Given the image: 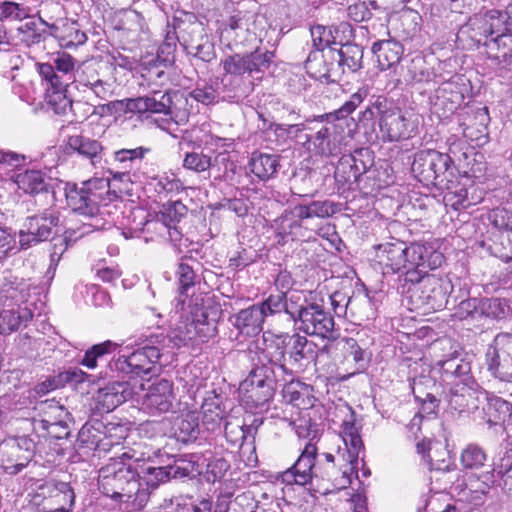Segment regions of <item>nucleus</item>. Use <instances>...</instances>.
<instances>
[{
  "instance_id": "6e6d98bb",
  "label": "nucleus",
  "mask_w": 512,
  "mask_h": 512,
  "mask_svg": "<svg viewBox=\"0 0 512 512\" xmlns=\"http://www.w3.org/2000/svg\"><path fill=\"white\" fill-rule=\"evenodd\" d=\"M40 20L50 28L51 33L56 34V36L61 39V45L65 48L77 47L84 44L87 40L86 34L82 32L75 23H72L70 27H67L63 32L59 33V28L55 23L49 24L43 21L42 18H40Z\"/></svg>"
},
{
  "instance_id": "393cba45",
  "label": "nucleus",
  "mask_w": 512,
  "mask_h": 512,
  "mask_svg": "<svg viewBox=\"0 0 512 512\" xmlns=\"http://www.w3.org/2000/svg\"><path fill=\"white\" fill-rule=\"evenodd\" d=\"M38 409L48 416L40 420V425L51 438L60 440L69 436V427L62 419L67 414L63 406L55 400H46L39 404Z\"/></svg>"
},
{
  "instance_id": "f704fd0d",
  "label": "nucleus",
  "mask_w": 512,
  "mask_h": 512,
  "mask_svg": "<svg viewBox=\"0 0 512 512\" xmlns=\"http://www.w3.org/2000/svg\"><path fill=\"white\" fill-rule=\"evenodd\" d=\"M11 179L26 194L34 195L47 191L48 182L45 174L40 170L15 171Z\"/></svg>"
},
{
  "instance_id": "603ef678",
  "label": "nucleus",
  "mask_w": 512,
  "mask_h": 512,
  "mask_svg": "<svg viewBox=\"0 0 512 512\" xmlns=\"http://www.w3.org/2000/svg\"><path fill=\"white\" fill-rule=\"evenodd\" d=\"M480 318L485 317L492 320L506 318L511 308L506 299L502 298H481Z\"/></svg>"
},
{
  "instance_id": "2eb2a0df",
  "label": "nucleus",
  "mask_w": 512,
  "mask_h": 512,
  "mask_svg": "<svg viewBox=\"0 0 512 512\" xmlns=\"http://www.w3.org/2000/svg\"><path fill=\"white\" fill-rule=\"evenodd\" d=\"M387 101L377 100L375 107L378 109L379 126L383 136L389 141H399L411 137L416 126L406 117V114L393 105L387 107Z\"/></svg>"
},
{
  "instance_id": "412c9836",
  "label": "nucleus",
  "mask_w": 512,
  "mask_h": 512,
  "mask_svg": "<svg viewBox=\"0 0 512 512\" xmlns=\"http://www.w3.org/2000/svg\"><path fill=\"white\" fill-rule=\"evenodd\" d=\"M486 395L480 385L453 384L448 395V409L452 414L459 416L470 414L479 407L480 397Z\"/></svg>"
},
{
  "instance_id": "69168bd1",
  "label": "nucleus",
  "mask_w": 512,
  "mask_h": 512,
  "mask_svg": "<svg viewBox=\"0 0 512 512\" xmlns=\"http://www.w3.org/2000/svg\"><path fill=\"white\" fill-rule=\"evenodd\" d=\"M178 38L173 33L164 31L163 43L157 50V61L159 64H175Z\"/></svg>"
},
{
  "instance_id": "c9c22d12",
  "label": "nucleus",
  "mask_w": 512,
  "mask_h": 512,
  "mask_svg": "<svg viewBox=\"0 0 512 512\" xmlns=\"http://www.w3.org/2000/svg\"><path fill=\"white\" fill-rule=\"evenodd\" d=\"M287 355L293 365L301 366L303 360L312 359L316 345L299 333H286Z\"/></svg>"
},
{
  "instance_id": "c85d7f7f",
  "label": "nucleus",
  "mask_w": 512,
  "mask_h": 512,
  "mask_svg": "<svg viewBox=\"0 0 512 512\" xmlns=\"http://www.w3.org/2000/svg\"><path fill=\"white\" fill-rule=\"evenodd\" d=\"M341 437L346 446V460L351 465V470L357 472L360 454L364 453V445L360 436V428L356 425L354 413L349 419H345L341 425Z\"/></svg>"
},
{
  "instance_id": "de8ad7c7",
  "label": "nucleus",
  "mask_w": 512,
  "mask_h": 512,
  "mask_svg": "<svg viewBox=\"0 0 512 512\" xmlns=\"http://www.w3.org/2000/svg\"><path fill=\"white\" fill-rule=\"evenodd\" d=\"M350 314L357 321L374 319L377 314L376 302L367 293L354 296L350 303Z\"/></svg>"
},
{
  "instance_id": "4be33fe9",
  "label": "nucleus",
  "mask_w": 512,
  "mask_h": 512,
  "mask_svg": "<svg viewBox=\"0 0 512 512\" xmlns=\"http://www.w3.org/2000/svg\"><path fill=\"white\" fill-rule=\"evenodd\" d=\"M125 112L145 115L149 118L152 114H171L172 98L168 92H153L137 98L125 99Z\"/></svg>"
},
{
  "instance_id": "bb28decb",
  "label": "nucleus",
  "mask_w": 512,
  "mask_h": 512,
  "mask_svg": "<svg viewBox=\"0 0 512 512\" xmlns=\"http://www.w3.org/2000/svg\"><path fill=\"white\" fill-rule=\"evenodd\" d=\"M305 220L298 204L290 209H286L274 220L276 235L280 238L278 243L284 244L288 239L294 241L303 237Z\"/></svg>"
},
{
  "instance_id": "5fc2aeb1",
  "label": "nucleus",
  "mask_w": 512,
  "mask_h": 512,
  "mask_svg": "<svg viewBox=\"0 0 512 512\" xmlns=\"http://www.w3.org/2000/svg\"><path fill=\"white\" fill-rule=\"evenodd\" d=\"M490 477L493 483L497 482L508 495L512 496V457L509 455L502 457L500 462L495 464Z\"/></svg>"
},
{
  "instance_id": "f3484780",
  "label": "nucleus",
  "mask_w": 512,
  "mask_h": 512,
  "mask_svg": "<svg viewBox=\"0 0 512 512\" xmlns=\"http://www.w3.org/2000/svg\"><path fill=\"white\" fill-rule=\"evenodd\" d=\"M408 256V270L404 281H416L421 276H430L429 271L441 267L445 260L440 251L417 242L409 244Z\"/></svg>"
},
{
  "instance_id": "4d7b16f0",
  "label": "nucleus",
  "mask_w": 512,
  "mask_h": 512,
  "mask_svg": "<svg viewBox=\"0 0 512 512\" xmlns=\"http://www.w3.org/2000/svg\"><path fill=\"white\" fill-rule=\"evenodd\" d=\"M441 68V66H437V68L434 66H409L408 74L410 80L417 83H442L450 81L451 76L446 77L438 72Z\"/></svg>"
},
{
  "instance_id": "f8f14e48",
  "label": "nucleus",
  "mask_w": 512,
  "mask_h": 512,
  "mask_svg": "<svg viewBox=\"0 0 512 512\" xmlns=\"http://www.w3.org/2000/svg\"><path fill=\"white\" fill-rule=\"evenodd\" d=\"M485 363L490 374L505 382H512V333L495 336L485 353Z\"/></svg>"
},
{
  "instance_id": "7c9ffc66",
  "label": "nucleus",
  "mask_w": 512,
  "mask_h": 512,
  "mask_svg": "<svg viewBox=\"0 0 512 512\" xmlns=\"http://www.w3.org/2000/svg\"><path fill=\"white\" fill-rule=\"evenodd\" d=\"M301 295L293 293L290 296L286 295V292H279L277 294H271L262 303L258 304L264 312V318L268 315H274L277 313H286L291 320L295 316L296 309L299 307Z\"/></svg>"
},
{
  "instance_id": "9d476101",
  "label": "nucleus",
  "mask_w": 512,
  "mask_h": 512,
  "mask_svg": "<svg viewBox=\"0 0 512 512\" xmlns=\"http://www.w3.org/2000/svg\"><path fill=\"white\" fill-rule=\"evenodd\" d=\"M409 283L407 293L415 309L440 310L447 303V291L443 287V281L436 275L421 276L416 281H404Z\"/></svg>"
},
{
  "instance_id": "b1692460",
  "label": "nucleus",
  "mask_w": 512,
  "mask_h": 512,
  "mask_svg": "<svg viewBox=\"0 0 512 512\" xmlns=\"http://www.w3.org/2000/svg\"><path fill=\"white\" fill-rule=\"evenodd\" d=\"M134 390L127 381H114L99 388L94 400L99 413L113 411L119 405L132 398Z\"/></svg>"
},
{
  "instance_id": "5701e85b",
  "label": "nucleus",
  "mask_w": 512,
  "mask_h": 512,
  "mask_svg": "<svg viewBox=\"0 0 512 512\" xmlns=\"http://www.w3.org/2000/svg\"><path fill=\"white\" fill-rule=\"evenodd\" d=\"M265 348L258 355V364L265 365L276 371L279 368L283 375H291V368L285 364L287 355L286 333L271 334L265 337Z\"/></svg>"
},
{
  "instance_id": "72a5a7b5",
  "label": "nucleus",
  "mask_w": 512,
  "mask_h": 512,
  "mask_svg": "<svg viewBox=\"0 0 512 512\" xmlns=\"http://www.w3.org/2000/svg\"><path fill=\"white\" fill-rule=\"evenodd\" d=\"M285 379L287 377L283 375L279 368H276V371H274L265 365L256 363L241 385L245 388L249 386L278 388L282 380Z\"/></svg>"
},
{
  "instance_id": "864d4df0",
  "label": "nucleus",
  "mask_w": 512,
  "mask_h": 512,
  "mask_svg": "<svg viewBox=\"0 0 512 512\" xmlns=\"http://www.w3.org/2000/svg\"><path fill=\"white\" fill-rule=\"evenodd\" d=\"M83 236L84 235H80V230L78 228L68 227L65 230L64 237L53 238L52 249L50 253V269H55L63 253L66 251L69 243L74 242Z\"/></svg>"
},
{
  "instance_id": "2f4dec72",
  "label": "nucleus",
  "mask_w": 512,
  "mask_h": 512,
  "mask_svg": "<svg viewBox=\"0 0 512 512\" xmlns=\"http://www.w3.org/2000/svg\"><path fill=\"white\" fill-rule=\"evenodd\" d=\"M75 66H36L42 80L46 82V90H67L75 81Z\"/></svg>"
},
{
  "instance_id": "a19ab883",
  "label": "nucleus",
  "mask_w": 512,
  "mask_h": 512,
  "mask_svg": "<svg viewBox=\"0 0 512 512\" xmlns=\"http://www.w3.org/2000/svg\"><path fill=\"white\" fill-rule=\"evenodd\" d=\"M200 433L199 415L195 411H189L178 417L174 424V434L182 443L193 442Z\"/></svg>"
},
{
  "instance_id": "e2e57ef3",
  "label": "nucleus",
  "mask_w": 512,
  "mask_h": 512,
  "mask_svg": "<svg viewBox=\"0 0 512 512\" xmlns=\"http://www.w3.org/2000/svg\"><path fill=\"white\" fill-rule=\"evenodd\" d=\"M151 151L149 147L139 146L133 149H120L114 152L113 159L121 165L122 168H131L136 162L142 161Z\"/></svg>"
},
{
  "instance_id": "0eeeda50",
  "label": "nucleus",
  "mask_w": 512,
  "mask_h": 512,
  "mask_svg": "<svg viewBox=\"0 0 512 512\" xmlns=\"http://www.w3.org/2000/svg\"><path fill=\"white\" fill-rule=\"evenodd\" d=\"M296 330L322 339H335V321L330 312L317 302L302 298L293 317Z\"/></svg>"
},
{
  "instance_id": "423d86ee",
  "label": "nucleus",
  "mask_w": 512,
  "mask_h": 512,
  "mask_svg": "<svg viewBox=\"0 0 512 512\" xmlns=\"http://www.w3.org/2000/svg\"><path fill=\"white\" fill-rule=\"evenodd\" d=\"M512 35V21L505 11L489 10L483 15H475L461 26L459 40L470 38L473 45H488V40L498 42L500 38Z\"/></svg>"
},
{
  "instance_id": "39448f33",
  "label": "nucleus",
  "mask_w": 512,
  "mask_h": 512,
  "mask_svg": "<svg viewBox=\"0 0 512 512\" xmlns=\"http://www.w3.org/2000/svg\"><path fill=\"white\" fill-rule=\"evenodd\" d=\"M201 457L197 453L184 454L174 459L172 464L167 466H154L150 461L142 463L140 458L135 457L134 462L140 472V482L143 483V489H147L148 496L150 491L156 489L160 484L166 483L170 479H182L185 477L195 478L201 472Z\"/></svg>"
},
{
  "instance_id": "58836bf2",
  "label": "nucleus",
  "mask_w": 512,
  "mask_h": 512,
  "mask_svg": "<svg viewBox=\"0 0 512 512\" xmlns=\"http://www.w3.org/2000/svg\"><path fill=\"white\" fill-rule=\"evenodd\" d=\"M277 388L272 387H243L240 385L241 398L244 405L249 409L260 411L267 410Z\"/></svg>"
},
{
  "instance_id": "4c0bfd02",
  "label": "nucleus",
  "mask_w": 512,
  "mask_h": 512,
  "mask_svg": "<svg viewBox=\"0 0 512 512\" xmlns=\"http://www.w3.org/2000/svg\"><path fill=\"white\" fill-rule=\"evenodd\" d=\"M202 423L209 431L220 429L225 411L221 406V397L211 391L204 397L202 405Z\"/></svg>"
},
{
  "instance_id": "aec40b11",
  "label": "nucleus",
  "mask_w": 512,
  "mask_h": 512,
  "mask_svg": "<svg viewBox=\"0 0 512 512\" xmlns=\"http://www.w3.org/2000/svg\"><path fill=\"white\" fill-rule=\"evenodd\" d=\"M317 455L318 447L313 446L311 443H305L300 456L293 466L282 473V481L287 485L297 484L304 486L310 483L313 477H317L315 472Z\"/></svg>"
},
{
  "instance_id": "f03ea898",
  "label": "nucleus",
  "mask_w": 512,
  "mask_h": 512,
  "mask_svg": "<svg viewBox=\"0 0 512 512\" xmlns=\"http://www.w3.org/2000/svg\"><path fill=\"white\" fill-rule=\"evenodd\" d=\"M67 205L73 212L84 216L88 222L76 226L80 235H87L96 230H104L113 222L105 218L110 215L107 201L110 200V186L104 178H92L80 184H67Z\"/></svg>"
},
{
  "instance_id": "c03bdc74",
  "label": "nucleus",
  "mask_w": 512,
  "mask_h": 512,
  "mask_svg": "<svg viewBox=\"0 0 512 512\" xmlns=\"http://www.w3.org/2000/svg\"><path fill=\"white\" fill-rule=\"evenodd\" d=\"M311 140L314 147L322 155H337L340 151L334 126H323L315 133Z\"/></svg>"
},
{
  "instance_id": "6e6552de",
  "label": "nucleus",
  "mask_w": 512,
  "mask_h": 512,
  "mask_svg": "<svg viewBox=\"0 0 512 512\" xmlns=\"http://www.w3.org/2000/svg\"><path fill=\"white\" fill-rule=\"evenodd\" d=\"M137 345L139 347L131 352L128 345L120 350L116 368L137 376L149 375L155 370V365L161 356V348L149 342V337Z\"/></svg>"
},
{
  "instance_id": "473e14b6",
  "label": "nucleus",
  "mask_w": 512,
  "mask_h": 512,
  "mask_svg": "<svg viewBox=\"0 0 512 512\" xmlns=\"http://www.w3.org/2000/svg\"><path fill=\"white\" fill-rule=\"evenodd\" d=\"M486 404L482 408L483 419L490 426L501 425L512 420V404L497 396H483Z\"/></svg>"
},
{
  "instance_id": "e433bc0d",
  "label": "nucleus",
  "mask_w": 512,
  "mask_h": 512,
  "mask_svg": "<svg viewBox=\"0 0 512 512\" xmlns=\"http://www.w3.org/2000/svg\"><path fill=\"white\" fill-rule=\"evenodd\" d=\"M481 245L494 257L504 262L512 260V230L503 231L497 229L491 233L487 239L481 242Z\"/></svg>"
},
{
  "instance_id": "1a4fd4ad",
  "label": "nucleus",
  "mask_w": 512,
  "mask_h": 512,
  "mask_svg": "<svg viewBox=\"0 0 512 512\" xmlns=\"http://www.w3.org/2000/svg\"><path fill=\"white\" fill-rule=\"evenodd\" d=\"M448 154L433 149L420 150L414 154L412 173L426 186L442 184L451 164Z\"/></svg>"
},
{
  "instance_id": "f257e3e1",
  "label": "nucleus",
  "mask_w": 512,
  "mask_h": 512,
  "mask_svg": "<svg viewBox=\"0 0 512 512\" xmlns=\"http://www.w3.org/2000/svg\"><path fill=\"white\" fill-rule=\"evenodd\" d=\"M135 455L125 452L99 471L98 485L101 492L111 499L126 504L125 509L138 510L148 501L147 489L140 482V472L134 462Z\"/></svg>"
},
{
  "instance_id": "c756f323",
  "label": "nucleus",
  "mask_w": 512,
  "mask_h": 512,
  "mask_svg": "<svg viewBox=\"0 0 512 512\" xmlns=\"http://www.w3.org/2000/svg\"><path fill=\"white\" fill-rule=\"evenodd\" d=\"M230 321L239 334L249 337L256 336L263 329L264 312L258 304H254L234 314Z\"/></svg>"
},
{
  "instance_id": "a878e982",
  "label": "nucleus",
  "mask_w": 512,
  "mask_h": 512,
  "mask_svg": "<svg viewBox=\"0 0 512 512\" xmlns=\"http://www.w3.org/2000/svg\"><path fill=\"white\" fill-rule=\"evenodd\" d=\"M66 145L72 153L89 161L92 166L97 167L101 165L104 147L99 140L89 137L82 131L81 133L67 136Z\"/></svg>"
},
{
  "instance_id": "9b49d317",
  "label": "nucleus",
  "mask_w": 512,
  "mask_h": 512,
  "mask_svg": "<svg viewBox=\"0 0 512 512\" xmlns=\"http://www.w3.org/2000/svg\"><path fill=\"white\" fill-rule=\"evenodd\" d=\"M59 222V212L54 209H46L27 217L18 233L20 248L26 250L40 242L49 240Z\"/></svg>"
},
{
  "instance_id": "37998d69",
  "label": "nucleus",
  "mask_w": 512,
  "mask_h": 512,
  "mask_svg": "<svg viewBox=\"0 0 512 512\" xmlns=\"http://www.w3.org/2000/svg\"><path fill=\"white\" fill-rule=\"evenodd\" d=\"M197 455L201 457L199 461L201 472L198 475L203 473L207 482L215 483L221 480L230 468L228 461L221 456L212 453Z\"/></svg>"
},
{
  "instance_id": "09e8293b",
  "label": "nucleus",
  "mask_w": 512,
  "mask_h": 512,
  "mask_svg": "<svg viewBox=\"0 0 512 512\" xmlns=\"http://www.w3.org/2000/svg\"><path fill=\"white\" fill-rule=\"evenodd\" d=\"M331 63L337 64H361L363 59V49L356 44L347 43L339 49H327Z\"/></svg>"
},
{
  "instance_id": "774afa93",
  "label": "nucleus",
  "mask_w": 512,
  "mask_h": 512,
  "mask_svg": "<svg viewBox=\"0 0 512 512\" xmlns=\"http://www.w3.org/2000/svg\"><path fill=\"white\" fill-rule=\"evenodd\" d=\"M186 212L187 208L182 202L169 201L167 204L163 205V210L156 221L164 224H176L186 214Z\"/></svg>"
},
{
  "instance_id": "49530a36",
  "label": "nucleus",
  "mask_w": 512,
  "mask_h": 512,
  "mask_svg": "<svg viewBox=\"0 0 512 512\" xmlns=\"http://www.w3.org/2000/svg\"><path fill=\"white\" fill-rule=\"evenodd\" d=\"M372 52L378 64H399L403 49L399 42L383 40L373 44Z\"/></svg>"
},
{
  "instance_id": "8fccbe9b",
  "label": "nucleus",
  "mask_w": 512,
  "mask_h": 512,
  "mask_svg": "<svg viewBox=\"0 0 512 512\" xmlns=\"http://www.w3.org/2000/svg\"><path fill=\"white\" fill-rule=\"evenodd\" d=\"M298 206L306 220L314 217L329 218L340 210L338 204L330 200L311 201Z\"/></svg>"
},
{
  "instance_id": "a211bd4d",
  "label": "nucleus",
  "mask_w": 512,
  "mask_h": 512,
  "mask_svg": "<svg viewBox=\"0 0 512 512\" xmlns=\"http://www.w3.org/2000/svg\"><path fill=\"white\" fill-rule=\"evenodd\" d=\"M177 405L173 383L167 379L152 383L141 401V409L151 416L174 412Z\"/></svg>"
},
{
  "instance_id": "bf43d9fd",
  "label": "nucleus",
  "mask_w": 512,
  "mask_h": 512,
  "mask_svg": "<svg viewBox=\"0 0 512 512\" xmlns=\"http://www.w3.org/2000/svg\"><path fill=\"white\" fill-rule=\"evenodd\" d=\"M117 346L115 342L110 340L95 344L85 352L81 364L89 369H94L97 367L98 360L114 352Z\"/></svg>"
},
{
  "instance_id": "79ce46f5",
  "label": "nucleus",
  "mask_w": 512,
  "mask_h": 512,
  "mask_svg": "<svg viewBox=\"0 0 512 512\" xmlns=\"http://www.w3.org/2000/svg\"><path fill=\"white\" fill-rule=\"evenodd\" d=\"M251 172L262 181L274 177L280 166L277 155L258 153L252 154L249 162Z\"/></svg>"
},
{
  "instance_id": "13d9d810",
  "label": "nucleus",
  "mask_w": 512,
  "mask_h": 512,
  "mask_svg": "<svg viewBox=\"0 0 512 512\" xmlns=\"http://www.w3.org/2000/svg\"><path fill=\"white\" fill-rule=\"evenodd\" d=\"M176 275L179 284V297L177 298V302L178 304H184L189 289L194 287L196 283V274L189 264L182 261L178 265Z\"/></svg>"
},
{
  "instance_id": "052dcab7",
  "label": "nucleus",
  "mask_w": 512,
  "mask_h": 512,
  "mask_svg": "<svg viewBox=\"0 0 512 512\" xmlns=\"http://www.w3.org/2000/svg\"><path fill=\"white\" fill-rule=\"evenodd\" d=\"M31 14V8L25 2L0 1V19L21 21Z\"/></svg>"
},
{
  "instance_id": "6ab92c4d",
  "label": "nucleus",
  "mask_w": 512,
  "mask_h": 512,
  "mask_svg": "<svg viewBox=\"0 0 512 512\" xmlns=\"http://www.w3.org/2000/svg\"><path fill=\"white\" fill-rule=\"evenodd\" d=\"M164 31L173 33L184 48L203 37L204 25L195 13L176 10L171 18L167 17Z\"/></svg>"
},
{
  "instance_id": "ea45409f",
  "label": "nucleus",
  "mask_w": 512,
  "mask_h": 512,
  "mask_svg": "<svg viewBox=\"0 0 512 512\" xmlns=\"http://www.w3.org/2000/svg\"><path fill=\"white\" fill-rule=\"evenodd\" d=\"M279 386H282V395L285 402L300 409H306L312 405L311 399L306 394L307 388L303 387L300 381H295L292 370L291 375H287V379L282 380Z\"/></svg>"
},
{
  "instance_id": "dca6fc26",
  "label": "nucleus",
  "mask_w": 512,
  "mask_h": 512,
  "mask_svg": "<svg viewBox=\"0 0 512 512\" xmlns=\"http://www.w3.org/2000/svg\"><path fill=\"white\" fill-rule=\"evenodd\" d=\"M34 442L27 437L9 439L0 443V464L10 475L22 471L32 460Z\"/></svg>"
},
{
  "instance_id": "ddd939ff",
  "label": "nucleus",
  "mask_w": 512,
  "mask_h": 512,
  "mask_svg": "<svg viewBox=\"0 0 512 512\" xmlns=\"http://www.w3.org/2000/svg\"><path fill=\"white\" fill-rule=\"evenodd\" d=\"M145 21L141 13L129 10L116 14L111 20L110 37L123 50L137 47Z\"/></svg>"
},
{
  "instance_id": "7ed1b4c3",
  "label": "nucleus",
  "mask_w": 512,
  "mask_h": 512,
  "mask_svg": "<svg viewBox=\"0 0 512 512\" xmlns=\"http://www.w3.org/2000/svg\"><path fill=\"white\" fill-rule=\"evenodd\" d=\"M31 285L12 274L4 277L1 284L2 305L0 333L9 334L26 327L34 315V302L30 300Z\"/></svg>"
},
{
  "instance_id": "3c124183",
  "label": "nucleus",
  "mask_w": 512,
  "mask_h": 512,
  "mask_svg": "<svg viewBox=\"0 0 512 512\" xmlns=\"http://www.w3.org/2000/svg\"><path fill=\"white\" fill-rule=\"evenodd\" d=\"M66 91L67 90H46L45 99L47 105L54 113L65 114L67 110L75 112V109L87 106L86 103L82 102H76L74 104L72 100L67 97Z\"/></svg>"
},
{
  "instance_id": "4468645a",
  "label": "nucleus",
  "mask_w": 512,
  "mask_h": 512,
  "mask_svg": "<svg viewBox=\"0 0 512 512\" xmlns=\"http://www.w3.org/2000/svg\"><path fill=\"white\" fill-rule=\"evenodd\" d=\"M373 261L383 275L402 273L406 276L409 262V244L398 239L373 246Z\"/></svg>"
},
{
  "instance_id": "0e129e2a",
  "label": "nucleus",
  "mask_w": 512,
  "mask_h": 512,
  "mask_svg": "<svg viewBox=\"0 0 512 512\" xmlns=\"http://www.w3.org/2000/svg\"><path fill=\"white\" fill-rule=\"evenodd\" d=\"M446 207L458 211L470 207L473 203L468 199V191L463 185H457L454 189L448 188L443 196Z\"/></svg>"
},
{
  "instance_id": "cd10ccee",
  "label": "nucleus",
  "mask_w": 512,
  "mask_h": 512,
  "mask_svg": "<svg viewBox=\"0 0 512 512\" xmlns=\"http://www.w3.org/2000/svg\"><path fill=\"white\" fill-rule=\"evenodd\" d=\"M431 442L428 440H422L416 444V450L418 454H421L423 459L428 465L432 475L430 479L436 481H443L442 489H446L449 484H452L455 480L456 466L450 459H434L428 452L431 450Z\"/></svg>"
},
{
  "instance_id": "20e7f679",
  "label": "nucleus",
  "mask_w": 512,
  "mask_h": 512,
  "mask_svg": "<svg viewBox=\"0 0 512 512\" xmlns=\"http://www.w3.org/2000/svg\"><path fill=\"white\" fill-rule=\"evenodd\" d=\"M434 368L438 369L444 382L451 384L475 385L472 375V360L460 345L450 338L438 339L433 343Z\"/></svg>"
},
{
  "instance_id": "a18cd8bd",
  "label": "nucleus",
  "mask_w": 512,
  "mask_h": 512,
  "mask_svg": "<svg viewBox=\"0 0 512 512\" xmlns=\"http://www.w3.org/2000/svg\"><path fill=\"white\" fill-rule=\"evenodd\" d=\"M182 167L187 171L203 174L205 178L210 177L211 171L215 169L211 157L196 150L185 153Z\"/></svg>"
},
{
  "instance_id": "338daca9",
  "label": "nucleus",
  "mask_w": 512,
  "mask_h": 512,
  "mask_svg": "<svg viewBox=\"0 0 512 512\" xmlns=\"http://www.w3.org/2000/svg\"><path fill=\"white\" fill-rule=\"evenodd\" d=\"M191 340V337L188 333H184L182 330L175 329L170 332L169 335H150L149 342L152 344H156L161 348V351L164 347L167 346L166 342L172 343V347L180 348L182 346L187 345L188 341Z\"/></svg>"
},
{
  "instance_id": "680f3d73",
  "label": "nucleus",
  "mask_w": 512,
  "mask_h": 512,
  "mask_svg": "<svg viewBox=\"0 0 512 512\" xmlns=\"http://www.w3.org/2000/svg\"><path fill=\"white\" fill-rule=\"evenodd\" d=\"M487 459L484 449L476 443L468 444L461 452V464L466 469H478Z\"/></svg>"
}]
</instances>
